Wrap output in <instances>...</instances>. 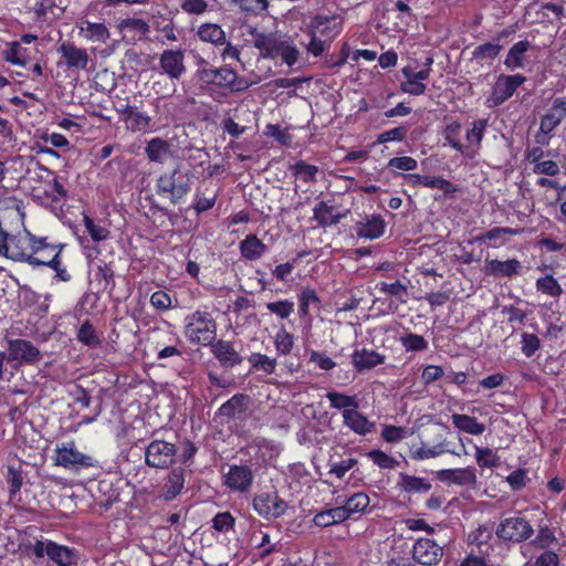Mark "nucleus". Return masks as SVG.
<instances>
[{
    "label": "nucleus",
    "mask_w": 566,
    "mask_h": 566,
    "mask_svg": "<svg viewBox=\"0 0 566 566\" xmlns=\"http://www.w3.org/2000/svg\"><path fill=\"white\" fill-rule=\"evenodd\" d=\"M9 247L8 259L32 266H40V263H43L38 254H45L48 250H54L46 237H36L28 230L23 234L10 237Z\"/></svg>",
    "instance_id": "obj_1"
},
{
    "label": "nucleus",
    "mask_w": 566,
    "mask_h": 566,
    "mask_svg": "<svg viewBox=\"0 0 566 566\" xmlns=\"http://www.w3.org/2000/svg\"><path fill=\"white\" fill-rule=\"evenodd\" d=\"M24 552L36 558H48L56 566H75L80 559L78 551L53 541L29 542L24 545Z\"/></svg>",
    "instance_id": "obj_2"
},
{
    "label": "nucleus",
    "mask_w": 566,
    "mask_h": 566,
    "mask_svg": "<svg viewBox=\"0 0 566 566\" xmlns=\"http://www.w3.org/2000/svg\"><path fill=\"white\" fill-rule=\"evenodd\" d=\"M185 336L191 344L211 345L217 337V323L206 311H196L186 317Z\"/></svg>",
    "instance_id": "obj_3"
},
{
    "label": "nucleus",
    "mask_w": 566,
    "mask_h": 566,
    "mask_svg": "<svg viewBox=\"0 0 566 566\" xmlns=\"http://www.w3.org/2000/svg\"><path fill=\"white\" fill-rule=\"evenodd\" d=\"M191 186V176L188 172H181L179 167H176L172 171L158 177L156 191L159 196L168 198L172 205H177L188 195Z\"/></svg>",
    "instance_id": "obj_4"
},
{
    "label": "nucleus",
    "mask_w": 566,
    "mask_h": 566,
    "mask_svg": "<svg viewBox=\"0 0 566 566\" xmlns=\"http://www.w3.org/2000/svg\"><path fill=\"white\" fill-rule=\"evenodd\" d=\"M54 451V464L69 470L88 469L97 463L92 455L81 452L74 441L59 443Z\"/></svg>",
    "instance_id": "obj_5"
},
{
    "label": "nucleus",
    "mask_w": 566,
    "mask_h": 566,
    "mask_svg": "<svg viewBox=\"0 0 566 566\" xmlns=\"http://www.w3.org/2000/svg\"><path fill=\"white\" fill-rule=\"evenodd\" d=\"M534 533L531 523L521 515H513L501 521L496 528L499 538L506 542L521 543L528 539Z\"/></svg>",
    "instance_id": "obj_6"
},
{
    "label": "nucleus",
    "mask_w": 566,
    "mask_h": 566,
    "mask_svg": "<svg viewBox=\"0 0 566 566\" xmlns=\"http://www.w3.org/2000/svg\"><path fill=\"white\" fill-rule=\"evenodd\" d=\"M526 81L522 74L505 75L501 74L496 77L495 83L488 97L490 107L500 106L513 96L516 90Z\"/></svg>",
    "instance_id": "obj_7"
},
{
    "label": "nucleus",
    "mask_w": 566,
    "mask_h": 566,
    "mask_svg": "<svg viewBox=\"0 0 566 566\" xmlns=\"http://www.w3.org/2000/svg\"><path fill=\"white\" fill-rule=\"evenodd\" d=\"M176 452L175 444L163 440H154L146 448L145 463L151 468L166 469L174 463Z\"/></svg>",
    "instance_id": "obj_8"
},
{
    "label": "nucleus",
    "mask_w": 566,
    "mask_h": 566,
    "mask_svg": "<svg viewBox=\"0 0 566 566\" xmlns=\"http://www.w3.org/2000/svg\"><path fill=\"white\" fill-rule=\"evenodd\" d=\"M41 359V353L30 340L23 338L8 342L7 361H17L19 365H32Z\"/></svg>",
    "instance_id": "obj_9"
},
{
    "label": "nucleus",
    "mask_w": 566,
    "mask_h": 566,
    "mask_svg": "<svg viewBox=\"0 0 566 566\" xmlns=\"http://www.w3.org/2000/svg\"><path fill=\"white\" fill-rule=\"evenodd\" d=\"M443 556V548L433 539L421 537L416 541L412 547V558L423 566L438 564Z\"/></svg>",
    "instance_id": "obj_10"
},
{
    "label": "nucleus",
    "mask_w": 566,
    "mask_h": 566,
    "mask_svg": "<svg viewBox=\"0 0 566 566\" xmlns=\"http://www.w3.org/2000/svg\"><path fill=\"white\" fill-rule=\"evenodd\" d=\"M253 507L259 515L270 520L284 514L287 505L276 493H262L254 497Z\"/></svg>",
    "instance_id": "obj_11"
},
{
    "label": "nucleus",
    "mask_w": 566,
    "mask_h": 566,
    "mask_svg": "<svg viewBox=\"0 0 566 566\" xmlns=\"http://www.w3.org/2000/svg\"><path fill=\"white\" fill-rule=\"evenodd\" d=\"M161 72L172 81H178L186 73L185 52L182 50H165L159 57Z\"/></svg>",
    "instance_id": "obj_12"
},
{
    "label": "nucleus",
    "mask_w": 566,
    "mask_h": 566,
    "mask_svg": "<svg viewBox=\"0 0 566 566\" xmlns=\"http://www.w3.org/2000/svg\"><path fill=\"white\" fill-rule=\"evenodd\" d=\"M401 72L406 78L400 83V90L403 93L416 96L424 94L427 86L423 82L429 78L431 69L427 67L416 72L411 67L406 66Z\"/></svg>",
    "instance_id": "obj_13"
},
{
    "label": "nucleus",
    "mask_w": 566,
    "mask_h": 566,
    "mask_svg": "<svg viewBox=\"0 0 566 566\" xmlns=\"http://www.w3.org/2000/svg\"><path fill=\"white\" fill-rule=\"evenodd\" d=\"M343 27L342 19L337 15H315L311 23L310 28L315 34L319 36H324L328 42H331L337 34H339Z\"/></svg>",
    "instance_id": "obj_14"
},
{
    "label": "nucleus",
    "mask_w": 566,
    "mask_h": 566,
    "mask_svg": "<svg viewBox=\"0 0 566 566\" xmlns=\"http://www.w3.org/2000/svg\"><path fill=\"white\" fill-rule=\"evenodd\" d=\"M438 479L441 482L455 484L459 486H471L476 485V470L472 467L464 469H444L437 473Z\"/></svg>",
    "instance_id": "obj_15"
},
{
    "label": "nucleus",
    "mask_w": 566,
    "mask_h": 566,
    "mask_svg": "<svg viewBox=\"0 0 566 566\" xmlns=\"http://www.w3.org/2000/svg\"><path fill=\"white\" fill-rule=\"evenodd\" d=\"M214 85L228 88L231 92H242L250 87V82L240 77L235 71L228 66L216 67Z\"/></svg>",
    "instance_id": "obj_16"
},
{
    "label": "nucleus",
    "mask_w": 566,
    "mask_h": 566,
    "mask_svg": "<svg viewBox=\"0 0 566 566\" xmlns=\"http://www.w3.org/2000/svg\"><path fill=\"white\" fill-rule=\"evenodd\" d=\"M224 478V483L229 489L247 492L252 484L253 473L247 465H231Z\"/></svg>",
    "instance_id": "obj_17"
},
{
    "label": "nucleus",
    "mask_w": 566,
    "mask_h": 566,
    "mask_svg": "<svg viewBox=\"0 0 566 566\" xmlns=\"http://www.w3.org/2000/svg\"><path fill=\"white\" fill-rule=\"evenodd\" d=\"M566 117V97H557L553 101L551 107L541 118V130L543 133L553 132Z\"/></svg>",
    "instance_id": "obj_18"
},
{
    "label": "nucleus",
    "mask_w": 566,
    "mask_h": 566,
    "mask_svg": "<svg viewBox=\"0 0 566 566\" xmlns=\"http://www.w3.org/2000/svg\"><path fill=\"white\" fill-rule=\"evenodd\" d=\"M57 51L69 67H75L78 70H86L90 57L85 49L77 48L73 43L63 42Z\"/></svg>",
    "instance_id": "obj_19"
},
{
    "label": "nucleus",
    "mask_w": 566,
    "mask_h": 566,
    "mask_svg": "<svg viewBox=\"0 0 566 566\" xmlns=\"http://www.w3.org/2000/svg\"><path fill=\"white\" fill-rule=\"evenodd\" d=\"M510 31L503 30L500 33L496 34L494 38L495 42H486L483 44H480L473 49L471 52V61H478V62H492L501 52L502 45L499 43L502 39L509 36Z\"/></svg>",
    "instance_id": "obj_20"
},
{
    "label": "nucleus",
    "mask_w": 566,
    "mask_h": 566,
    "mask_svg": "<svg viewBox=\"0 0 566 566\" xmlns=\"http://www.w3.org/2000/svg\"><path fill=\"white\" fill-rule=\"evenodd\" d=\"M386 229V222L379 214L366 217L363 221L356 223V233L359 238L378 239Z\"/></svg>",
    "instance_id": "obj_21"
},
{
    "label": "nucleus",
    "mask_w": 566,
    "mask_h": 566,
    "mask_svg": "<svg viewBox=\"0 0 566 566\" xmlns=\"http://www.w3.org/2000/svg\"><path fill=\"white\" fill-rule=\"evenodd\" d=\"M385 356L370 349H356L352 355V363L357 371L373 369L378 365L384 364Z\"/></svg>",
    "instance_id": "obj_22"
},
{
    "label": "nucleus",
    "mask_w": 566,
    "mask_h": 566,
    "mask_svg": "<svg viewBox=\"0 0 566 566\" xmlns=\"http://www.w3.org/2000/svg\"><path fill=\"white\" fill-rule=\"evenodd\" d=\"M343 423L359 436H366L370 433L375 428V423L370 421L366 416L360 413L358 408L350 409V411H345Z\"/></svg>",
    "instance_id": "obj_23"
},
{
    "label": "nucleus",
    "mask_w": 566,
    "mask_h": 566,
    "mask_svg": "<svg viewBox=\"0 0 566 566\" xmlns=\"http://www.w3.org/2000/svg\"><path fill=\"white\" fill-rule=\"evenodd\" d=\"M212 353L222 366L233 367L242 363L241 355L230 342L218 340L212 345Z\"/></svg>",
    "instance_id": "obj_24"
},
{
    "label": "nucleus",
    "mask_w": 566,
    "mask_h": 566,
    "mask_svg": "<svg viewBox=\"0 0 566 566\" xmlns=\"http://www.w3.org/2000/svg\"><path fill=\"white\" fill-rule=\"evenodd\" d=\"M521 270L522 264L516 259H511L507 261L486 260L485 263V273L488 275H502L512 277L520 274Z\"/></svg>",
    "instance_id": "obj_25"
},
{
    "label": "nucleus",
    "mask_w": 566,
    "mask_h": 566,
    "mask_svg": "<svg viewBox=\"0 0 566 566\" xmlns=\"http://www.w3.org/2000/svg\"><path fill=\"white\" fill-rule=\"evenodd\" d=\"M250 397L245 394H235L228 401L221 405L219 416L235 418L243 415L249 408Z\"/></svg>",
    "instance_id": "obj_26"
},
{
    "label": "nucleus",
    "mask_w": 566,
    "mask_h": 566,
    "mask_svg": "<svg viewBox=\"0 0 566 566\" xmlns=\"http://www.w3.org/2000/svg\"><path fill=\"white\" fill-rule=\"evenodd\" d=\"M239 249L242 258L248 261L259 260L268 251V247L255 234L247 235Z\"/></svg>",
    "instance_id": "obj_27"
},
{
    "label": "nucleus",
    "mask_w": 566,
    "mask_h": 566,
    "mask_svg": "<svg viewBox=\"0 0 566 566\" xmlns=\"http://www.w3.org/2000/svg\"><path fill=\"white\" fill-rule=\"evenodd\" d=\"M531 43L526 40L518 41L513 44L504 60L507 70L514 71L525 66V53L530 50Z\"/></svg>",
    "instance_id": "obj_28"
},
{
    "label": "nucleus",
    "mask_w": 566,
    "mask_h": 566,
    "mask_svg": "<svg viewBox=\"0 0 566 566\" xmlns=\"http://www.w3.org/2000/svg\"><path fill=\"white\" fill-rule=\"evenodd\" d=\"M185 486V469H172L165 482L163 496L166 501L177 497Z\"/></svg>",
    "instance_id": "obj_29"
},
{
    "label": "nucleus",
    "mask_w": 566,
    "mask_h": 566,
    "mask_svg": "<svg viewBox=\"0 0 566 566\" xmlns=\"http://www.w3.org/2000/svg\"><path fill=\"white\" fill-rule=\"evenodd\" d=\"M54 250H48L45 254L49 256L52 255L50 260L42 259L43 263H40V266H49L55 272V277L62 282H69L71 280V274L67 272L65 266L62 265L60 254L64 248V244H53Z\"/></svg>",
    "instance_id": "obj_30"
},
{
    "label": "nucleus",
    "mask_w": 566,
    "mask_h": 566,
    "mask_svg": "<svg viewBox=\"0 0 566 566\" xmlns=\"http://www.w3.org/2000/svg\"><path fill=\"white\" fill-rule=\"evenodd\" d=\"M197 36L206 43L220 46L226 44V32L216 23H203L197 30Z\"/></svg>",
    "instance_id": "obj_31"
},
{
    "label": "nucleus",
    "mask_w": 566,
    "mask_h": 566,
    "mask_svg": "<svg viewBox=\"0 0 566 566\" xmlns=\"http://www.w3.org/2000/svg\"><path fill=\"white\" fill-rule=\"evenodd\" d=\"M145 154L150 161L163 164L170 154V144L160 137L151 138L145 147Z\"/></svg>",
    "instance_id": "obj_32"
},
{
    "label": "nucleus",
    "mask_w": 566,
    "mask_h": 566,
    "mask_svg": "<svg viewBox=\"0 0 566 566\" xmlns=\"http://www.w3.org/2000/svg\"><path fill=\"white\" fill-rule=\"evenodd\" d=\"M452 423L455 428L459 430L473 434L479 436L482 434L485 431V426L481 422H479L474 417L468 416V415H461V413H454L451 417Z\"/></svg>",
    "instance_id": "obj_33"
},
{
    "label": "nucleus",
    "mask_w": 566,
    "mask_h": 566,
    "mask_svg": "<svg viewBox=\"0 0 566 566\" xmlns=\"http://www.w3.org/2000/svg\"><path fill=\"white\" fill-rule=\"evenodd\" d=\"M331 407L342 411V416H345V411L350 409L359 408V401L356 396H348L338 391H328L326 394Z\"/></svg>",
    "instance_id": "obj_34"
},
{
    "label": "nucleus",
    "mask_w": 566,
    "mask_h": 566,
    "mask_svg": "<svg viewBox=\"0 0 566 566\" xmlns=\"http://www.w3.org/2000/svg\"><path fill=\"white\" fill-rule=\"evenodd\" d=\"M334 208L325 201H319L313 209V219L321 227H328L339 222L342 214H334Z\"/></svg>",
    "instance_id": "obj_35"
},
{
    "label": "nucleus",
    "mask_w": 566,
    "mask_h": 566,
    "mask_svg": "<svg viewBox=\"0 0 566 566\" xmlns=\"http://www.w3.org/2000/svg\"><path fill=\"white\" fill-rule=\"evenodd\" d=\"M80 30L87 40L93 42L105 43L109 39V31L104 23L84 21Z\"/></svg>",
    "instance_id": "obj_36"
},
{
    "label": "nucleus",
    "mask_w": 566,
    "mask_h": 566,
    "mask_svg": "<svg viewBox=\"0 0 566 566\" xmlns=\"http://www.w3.org/2000/svg\"><path fill=\"white\" fill-rule=\"evenodd\" d=\"M7 472V483L9 484V493L10 499L13 500L17 494H19L21 486L23 484V470L22 464H9Z\"/></svg>",
    "instance_id": "obj_37"
},
{
    "label": "nucleus",
    "mask_w": 566,
    "mask_h": 566,
    "mask_svg": "<svg viewBox=\"0 0 566 566\" xmlns=\"http://www.w3.org/2000/svg\"><path fill=\"white\" fill-rule=\"evenodd\" d=\"M400 485L408 493H424L431 489V484L422 478L400 473Z\"/></svg>",
    "instance_id": "obj_38"
},
{
    "label": "nucleus",
    "mask_w": 566,
    "mask_h": 566,
    "mask_svg": "<svg viewBox=\"0 0 566 566\" xmlns=\"http://www.w3.org/2000/svg\"><path fill=\"white\" fill-rule=\"evenodd\" d=\"M292 174L304 182H314L318 172V167L300 160L290 167Z\"/></svg>",
    "instance_id": "obj_39"
},
{
    "label": "nucleus",
    "mask_w": 566,
    "mask_h": 566,
    "mask_svg": "<svg viewBox=\"0 0 566 566\" xmlns=\"http://www.w3.org/2000/svg\"><path fill=\"white\" fill-rule=\"evenodd\" d=\"M536 289L538 292L558 298L563 294V289L553 275H545L537 279Z\"/></svg>",
    "instance_id": "obj_40"
},
{
    "label": "nucleus",
    "mask_w": 566,
    "mask_h": 566,
    "mask_svg": "<svg viewBox=\"0 0 566 566\" xmlns=\"http://www.w3.org/2000/svg\"><path fill=\"white\" fill-rule=\"evenodd\" d=\"M251 366L256 370H262L268 375H272L276 368V359L264 354L253 353L248 358Z\"/></svg>",
    "instance_id": "obj_41"
},
{
    "label": "nucleus",
    "mask_w": 566,
    "mask_h": 566,
    "mask_svg": "<svg viewBox=\"0 0 566 566\" xmlns=\"http://www.w3.org/2000/svg\"><path fill=\"white\" fill-rule=\"evenodd\" d=\"M461 130V124L459 122H452L446 126L443 137L453 149L464 153L465 146L460 142Z\"/></svg>",
    "instance_id": "obj_42"
},
{
    "label": "nucleus",
    "mask_w": 566,
    "mask_h": 566,
    "mask_svg": "<svg viewBox=\"0 0 566 566\" xmlns=\"http://www.w3.org/2000/svg\"><path fill=\"white\" fill-rule=\"evenodd\" d=\"M3 56L7 62L23 66L27 63V49L19 42H11L3 52Z\"/></svg>",
    "instance_id": "obj_43"
},
{
    "label": "nucleus",
    "mask_w": 566,
    "mask_h": 566,
    "mask_svg": "<svg viewBox=\"0 0 566 566\" xmlns=\"http://www.w3.org/2000/svg\"><path fill=\"white\" fill-rule=\"evenodd\" d=\"M78 342L90 347H97L101 340L96 334L94 326L90 321H85L77 331L76 335Z\"/></svg>",
    "instance_id": "obj_44"
},
{
    "label": "nucleus",
    "mask_w": 566,
    "mask_h": 566,
    "mask_svg": "<svg viewBox=\"0 0 566 566\" xmlns=\"http://www.w3.org/2000/svg\"><path fill=\"white\" fill-rule=\"evenodd\" d=\"M451 452L447 448L446 442H440L433 447H420L411 452V458L415 460H424V459H431L436 458L442 453Z\"/></svg>",
    "instance_id": "obj_45"
},
{
    "label": "nucleus",
    "mask_w": 566,
    "mask_h": 566,
    "mask_svg": "<svg viewBox=\"0 0 566 566\" xmlns=\"http://www.w3.org/2000/svg\"><path fill=\"white\" fill-rule=\"evenodd\" d=\"M400 343L406 352H423L428 348V342L424 337L413 333L400 337Z\"/></svg>",
    "instance_id": "obj_46"
},
{
    "label": "nucleus",
    "mask_w": 566,
    "mask_h": 566,
    "mask_svg": "<svg viewBox=\"0 0 566 566\" xmlns=\"http://www.w3.org/2000/svg\"><path fill=\"white\" fill-rule=\"evenodd\" d=\"M275 349L281 355H289L294 346L293 335L282 327L274 337Z\"/></svg>",
    "instance_id": "obj_47"
},
{
    "label": "nucleus",
    "mask_w": 566,
    "mask_h": 566,
    "mask_svg": "<svg viewBox=\"0 0 566 566\" xmlns=\"http://www.w3.org/2000/svg\"><path fill=\"white\" fill-rule=\"evenodd\" d=\"M410 434H412V432L407 428L392 424H385L381 430V438L389 443L399 442Z\"/></svg>",
    "instance_id": "obj_48"
},
{
    "label": "nucleus",
    "mask_w": 566,
    "mask_h": 566,
    "mask_svg": "<svg viewBox=\"0 0 566 566\" xmlns=\"http://www.w3.org/2000/svg\"><path fill=\"white\" fill-rule=\"evenodd\" d=\"M475 460L481 468H496L500 464V458L489 448L476 447Z\"/></svg>",
    "instance_id": "obj_49"
},
{
    "label": "nucleus",
    "mask_w": 566,
    "mask_h": 566,
    "mask_svg": "<svg viewBox=\"0 0 566 566\" xmlns=\"http://www.w3.org/2000/svg\"><path fill=\"white\" fill-rule=\"evenodd\" d=\"M488 119H478L473 123L472 128L467 132L465 136L470 146L480 147Z\"/></svg>",
    "instance_id": "obj_50"
},
{
    "label": "nucleus",
    "mask_w": 566,
    "mask_h": 566,
    "mask_svg": "<svg viewBox=\"0 0 566 566\" xmlns=\"http://www.w3.org/2000/svg\"><path fill=\"white\" fill-rule=\"evenodd\" d=\"M366 455L380 469H395L399 464L395 458L381 450H371Z\"/></svg>",
    "instance_id": "obj_51"
},
{
    "label": "nucleus",
    "mask_w": 566,
    "mask_h": 566,
    "mask_svg": "<svg viewBox=\"0 0 566 566\" xmlns=\"http://www.w3.org/2000/svg\"><path fill=\"white\" fill-rule=\"evenodd\" d=\"M83 222L93 241L99 242L108 238L109 231L106 228L96 224L87 214H84Z\"/></svg>",
    "instance_id": "obj_52"
},
{
    "label": "nucleus",
    "mask_w": 566,
    "mask_h": 566,
    "mask_svg": "<svg viewBox=\"0 0 566 566\" xmlns=\"http://www.w3.org/2000/svg\"><path fill=\"white\" fill-rule=\"evenodd\" d=\"M369 505V497L363 492L355 493L345 503L349 515L363 512Z\"/></svg>",
    "instance_id": "obj_53"
},
{
    "label": "nucleus",
    "mask_w": 566,
    "mask_h": 566,
    "mask_svg": "<svg viewBox=\"0 0 566 566\" xmlns=\"http://www.w3.org/2000/svg\"><path fill=\"white\" fill-rule=\"evenodd\" d=\"M266 308L277 317L285 319L294 312V303L289 300H280L268 303Z\"/></svg>",
    "instance_id": "obj_54"
},
{
    "label": "nucleus",
    "mask_w": 566,
    "mask_h": 566,
    "mask_svg": "<svg viewBox=\"0 0 566 566\" xmlns=\"http://www.w3.org/2000/svg\"><path fill=\"white\" fill-rule=\"evenodd\" d=\"M120 31H135L140 35H145L149 32L148 23L143 19L127 18L122 20L119 23Z\"/></svg>",
    "instance_id": "obj_55"
},
{
    "label": "nucleus",
    "mask_w": 566,
    "mask_h": 566,
    "mask_svg": "<svg viewBox=\"0 0 566 566\" xmlns=\"http://www.w3.org/2000/svg\"><path fill=\"white\" fill-rule=\"evenodd\" d=\"M388 168L392 171H412L417 168L418 163L415 158L409 156L394 157L388 161Z\"/></svg>",
    "instance_id": "obj_56"
},
{
    "label": "nucleus",
    "mask_w": 566,
    "mask_h": 566,
    "mask_svg": "<svg viewBox=\"0 0 566 566\" xmlns=\"http://www.w3.org/2000/svg\"><path fill=\"white\" fill-rule=\"evenodd\" d=\"M233 4L238 6L242 11L249 13H259L269 7L268 0H230Z\"/></svg>",
    "instance_id": "obj_57"
},
{
    "label": "nucleus",
    "mask_w": 566,
    "mask_h": 566,
    "mask_svg": "<svg viewBox=\"0 0 566 566\" xmlns=\"http://www.w3.org/2000/svg\"><path fill=\"white\" fill-rule=\"evenodd\" d=\"M521 344L522 353L530 358L539 349L541 340L535 334L523 333Z\"/></svg>",
    "instance_id": "obj_58"
},
{
    "label": "nucleus",
    "mask_w": 566,
    "mask_h": 566,
    "mask_svg": "<svg viewBox=\"0 0 566 566\" xmlns=\"http://www.w3.org/2000/svg\"><path fill=\"white\" fill-rule=\"evenodd\" d=\"M200 82L207 85H214L216 69L209 67V64L203 59L198 62V70L196 72Z\"/></svg>",
    "instance_id": "obj_59"
},
{
    "label": "nucleus",
    "mask_w": 566,
    "mask_h": 566,
    "mask_svg": "<svg viewBox=\"0 0 566 566\" xmlns=\"http://www.w3.org/2000/svg\"><path fill=\"white\" fill-rule=\"evenodd\" d=\"M300 312L303 316L308 314V307L311 304H318L319 297L316 292L312 289H304L300 294Z\"/></svg>",
    "instance_id": "obj_60"
},
{
    "label": "nucleus",
    "mask_w": 566,
    "mask_h": 566,
    "mask_svg": "<svg viewBox=\"0 0 566 566\" xmlns=\"http://www.w3.org/2000/svg\"><path fill=\"white\" fill-rule=\"evenodd\" d=\"M356 464H357V460L354 458L342 460L340 462H331L329 463V474H334L338 479H342Z\"/></svg>",
    "instance_id": "obj_61"
},
{
    "label": "nucleus",
    "mask_w": 566,
    "mask_h": 566,
    "mask_svg": "<svg viewBox=\"0 0 566 566\" xmlns=\"http://www.w3.org/2000/svg\"><path fill=\"white\" fill-rule=\"evenodd\" d=\"M150 304L159 311H168L172 305V300L167 292L160 290L151 294Z\"/></svg>",
    "instance_id": "obj_62"
},
{
    "label": "nucleus",
    "mask_w": 566,
    "mask_h": 566,
    "mask_svg": "<svg viewBox=\"0 0 566 566\" xmlns=\"http://www.w3.org/2000/svg\"><path fill=\"white\" fill-rule=\"evenodd\" d=\"M310 361L315 364L322 370H331L336 366V363L325 353L317 350H312Z\"/></svg>",
    "instance_id": "obj_63"
},
{
    "label": "nucleus",
    "mask_w": 566,
    "mask_h": 566,
    "mask_svg": "<svg viewBox=\"0 0 566 566\" xmlns=\"http://www.w3.org/2000/svg\"><path fill=\"white\" fill-rule=\"evenodd\" d=\"M213 528L219 532H228L234 524V518L229 512L218 513L213 518Z\"/></svg>",
    "instance_id": "obj_64"
}]
</instances>
